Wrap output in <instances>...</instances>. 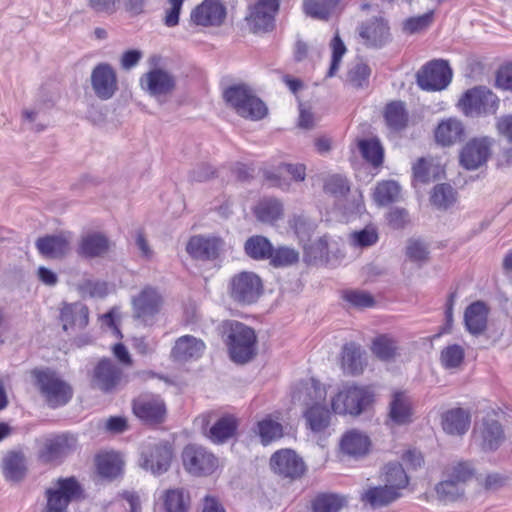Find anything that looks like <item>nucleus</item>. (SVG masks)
<instances>
[{"mask_svg":"<svg viewBox=\"0 0 512 512\" xmlns=\"http://www.w3.org/2000/svg\"><path fill=\"white\" fill-rule=\"evenodd\" d=\"M291 404L302 409L307 428L318 433L330 425V411L326 406L327 389L319 380L310 377L292 385Z\"/></svg>","mask_w":512,"mask_h":512,"instance_id":"nucleus-1","label":"nucleus"},{"mask_svg":"<svg viewBox=\"0 0 512 512\" xmlns=\"http://www.w3.org/2000/svg\"><path fill=\"white\" fill-rule=\"evenodd\" d=\"M230 359L237 364H246L257 355L258 338L255 330L236 320H224L219 326Z\"/></svg>","mask_w":512,"mask_h":512,"instance_id":"nucleus-2","label":"nucleus"},{"mask_svg":"<svg viewBox=\"0 0 512 512\" xmlns=\"http://www.w3.org/2000/svg\"><path fill=\"white\" fill-rule=\"evenodd\" d=\"M375 398L372 385L345 384L331 398V409L339 415L359 416L373 406Z\"/></svg>","mask_w":512,"mask_h":512,"instance_id":"nucleus-3","label":"nucleus"},{"mask_svg":"<svg viewBox=\"0 0 512 512\" xmlns=\"http://www.w3.org/2000/svg\"><path fill=\"white\" fill-rule=\"evenodd\" d=\"M223 98L226 104L244 119L259 121L268 114L266 104L246 84L240 83L227 87L223 91Z\"/></svg>","mask_w":512,"mask_h":512,"instance_id":"nucleus-4","label":"nucleus"},{"mask_svg":"<svg viewBox=\"0 0 512 512\" xmlns=\"http://www.w3.org/2000/svg\"><path fill=\"white\" fill-rule=\"evenodd\" d=\"M34 378L39 393L48 407L56 409L67 405L73 398L74 389L55 370L34 369Z\"/></svg>","mask_w":512,"mask_h":512,"instance_id":"nucleus-5","label":"nucleus"},{"mask_svg":"<svg viewBox=\"0 0 512 512\" xmlns=\"http://www.w3.org/2000/svg\"><path fill=\"white\" fill-rule=\"evenodd\" d=\"M196 422L203 435L214 444H223L235 437L239 427V419L234 414L218 411L203 413Z\"/></svg>","mask_w":512,"mask_h":512,"instance_id":"nucleus-6","label":"nucleus"},{"mask_svg":"<svg viewBox=\"0 0 512 512\" xmlns=\"http://www.w3.org/2000/svg\"><path fill=\"white\" fill-rule=\"evenodd\" d=\"M499 106V97L485 86H475L466 90L457 102V108L466 117L495 115Z\"/></svg>","mask_w":512,"mask_h":512,"instance_id":"nucleus-7","label":"nucleus"},{"mask_svg":"<svg viewBox=\"0 0 512 512\" xmlns=\"http://www.w3.org/2000/svg\"><path fill=\"white\" fill-rule=\"evenodd\" d=\"M264 284L261 277L253 271H240L232 275L227 284V293L231 300L239 305H251L263 294Z\"/></svg>","mask_w":512,"mask_h":512,"instance_id":"nucleus-8","label":"nucleus"},{"mask_svg":"<svg viewBox=\"0 0 512 512\" xmlns=\"http://www.w3.org/2000/svg\"><path fill=\"white\" fill-rule=\"evenodd\" d=\"M47 504L44 512H68L69 504L84 498V490L76 477L56 480L53 488L46 490Z\"/></svg>","mask_w":512,"mask_h":512,"instance_id":"nucleus-9","label":"nucleus"},{"mask_svg":"<svg viewBox=\"0 0 512 512\" xmlns=\"http://www.w3.org/2000/svg\"><path fill=\"white\" fill-rule=\"evenodd\" d=\"M93 389L105 394L114 393L126 383L123 370L112 359L103 357L97 361L90 373Z\"/></svg>","mask_w":512,"mask_h":512,"instance_id":"nucleus-10","label":"nucleus"},{"mask_svg":"<svg viewBox=\"0 0 512 512\" xmlns=\"http://www.w3.org/2000/svg\"><path fill=\"white\" fill-rule=\"evenodd\" d=\"M181 460L185 471L197 477L209 476L219 467L218 458L206 447L196 444L183 448Z\"/></svg>","mask_w":512,"mask_h":512,"instance_id":"nucleus-11","label":"nucleus"},{"mask_svg":"<svg viewBox=\"0 0 512 512\" xmlns=\"http://www.w3.org/2000/svg\"><path fill=\"white\" fill-rule=\"evenodd\" d=\"M131 304L133 318L143 325L151 326L163 308L164 298L157 288L147 285L132 298Z\"/></svg>","mask_w":512,"mask_h":512,"instance_id":"nucleus-12","label":"nucleus"},{"mask_svg":"<svg viewBox=\"0 0 512 512\" xmlns=\"http://www.w3.org/2000/svg\"><path fill=\"white\" fill-rule=\"evenodd\" d=\"M452 69L448 61L433 59L425 63L416 73L417 85L424 91L444 90L452 81Z\"/></svg>","mask_w":512,"mask_h":512,"instance_id":"nucleus-13","label":"nucleus"},{"mask_svg":"<svg viewBox=\"0 0 512 512\" xmlns=\"http://www.w3.org/2000/svg\"><path fill=\"white\" fill-rule=\"evenodd\" d=\"M447 475L448 480L437 484L436 493L442 501H454L463 494L460 485L471 480L475 471L469 462L460 461L447 470Z\"/></svg>","mask_w":512,"mask_h":512,"instance_id":"nucleus-14","label":"nucleus"},{"mask_svg":"<svg viewBox=\"0 0 512 512\" xmlns=\"http://www.w3.org/2000/svg\"><path fill=\"white\" fill-rule=\"evenodd\" d=\"M279 6L280 0H256L250 5L245 17L250 31L255 34L272 31Z\"/></svg>","mask_w":512,"mask_h":512,"instance_id":"nucleus-15","label":"nucleus"},{"mask_svg":"<svg viewBox=\"0 0 512 512\" xmlns=\"http://www.w3.org/2000/svg\"><path fill=\"white\" fill-rule=\"evenodd\" d=\"M493 145V138L488 136L471 138L460 151L461 166L466 170L478 169L490 158Z\"/></svg>","mask_w":512,"mask_h":512,"instance_id":"nucleus-16","label":"nucleus"},{"mask_svg":"<svg viewBox=\"0 0 512 512\" xmlns=\"http://www.w3.org/2000/svg\"><path fill=\"white\" fill-rule=\"evenodd\" d=\"M225 241L215 235H193L186 244V252L194 259L203 262L215 261L223 253Z\"/></svg>","mask_w":512,"mask_h":512,"instance_id":"nucleus-17","label":"nucleus"},{"mask_svg":"<svg viewBox=\"0 0 512 512\" xmlns=\"http://www.w3.org/2000/svg\"><path fill=\"white\" fill-rule=\"evenodd\" d=\"M134 415L142 422L150 425L161 424L167 416L164 400L159 395H140L132 402Z\"/></svg>","mask_w":512,"mask_h":512,"instance_id":"nucleus-18","label":"nucleus"},{"mask_svg":"<svg viewBox=\"0 0 512 512\" xmlns=\"http://www.w3.org/2000/svg\"><path fill=\"white\" fill-rule=\"evenodd\" d=\"M270 467L275 474L291 480L301 478L306 471L302 458L291 449H280L273 453Z\"/></svg>","mask_w":512,"mask_h":512,"instance_id":"nucleus-19","label":"nucleus"},{"mask_svg":"<svg viewBox=\"0 0 512 512\" xmlns=\"http://www.w3.org/2000/svg\"><path fill=\"white\" fill-rule=\"evenodd\" d=\"M173 448L168 441L147 445L142 451V466L155 475L165 473L171 464Z\"/></svg>","mask_w":512,"mask_h":512,"instance_id":"nucleus-20","label":"nucleus"},{"mask_svg":"<svg viewBox=\"0 0 512 512\" xmlns=\"http://www.w3.org/2000/svg\"><path fill=\"white\" fill-rule=\"evenodd\" d=\"M497 417L498 412L492 410L474 428L473 437L481 441L483 450H495L504 440V432Z\"/></svg>","mask_w":512,"mask_h":512,"instance_id":"nucleus-21","label":"nucleus"},{"mask_svg":"<svg viewBox=\"0 0 512 512\" xmlns=\"http://www.w3.org/2000/svg\"><path fill=\"white\" fill-rule=\"evenodd\" d=\"M226 7L220 0H204L191 12V21L202 27H218L226 19Z\"/></svg>","mask_w":512,"mask_h":512,"instance_id":"nucleus-22","label":"nucleus"},{"mask_svg":"<svg viewBox=\"0 0 512 512\" xmlns=\"http://www.w3.org/2000/svg\"><path fill=\"white\" fill-rule=\"evenodd\" d=\"M358 35L366 47L381 48L390 40V28L385 19L374 17L359 25Z\"/></svg>","mask_w":512,"mask_h":512,"instance_id":"nucleus-23","label":"nucleus"},{"mask_svg":"<svg viewBox=\"0 0 512 512\" xmlns=\"http://www.w3.org/2000/svg\"><path fill=\"white\" fill-rule=\"evenodd\" d=\"M206 350L205 342L193 335H183L178 337L170 351V357L173 361L186 363L200 359Z\"/></svg>","mask_w":512,"mask_h":512,"instance_id":"nucleus-24","label":"nucleus"},{"mask_svg":"<svg viewBox=\"0 0 512 512\" xmlns=\"http://www.w3.org/2000/svg\"><path fill=\"white\" fill-rule=\"evenodd\" d=\"M76 448V438L70 435H57L47 439L38 458L44 463L54 462L71 454Z\"/></svg>","mask_w":512,"mask_h":512,"instance_id":"nucleus-25","label":"nucleus"},{"mask_svg":"<svg viewBox=\"0 0 512 512\" xmlns=\"http://www.w3.org/2000/svg\"><path fill=\"white\" fill-rule=\"evenodd\" d=\"M2 474L6 481L21 482L28 472V458L20 449L8 450L1 460Z\"/></svg>","mask_w":512,"mask_h":512,"instance_id":"nucleus-26","label":"nucleus"},{"mask_svg":"<svg viewBox=\"0 0 512 512\" xmlns=\"http://www.w3.org/2000/svg\"><path fill=\"white\" fill-rule=\"evenodd\" d=\"M59 318L65 332L81 331L89 323V310L80 302L65 303L60 309Z\"/></svg>","mask_w":512,"mask_h":512,"instance_id":"nucleus-27","label":"nucleus"},{"mask_svg":"<svg viewBox=\"0 0 512 512\" xmlns=\"http://www.w3.org/2000/svg\"><path fill=\"white\" fill-rule=\"evenodd\" d=\"M140 85L149 94L161 96L167 95L174 90L175 80L167 71L155 68L141 76Z\"/></svg>","mask_w":512,"mask_h":512,"instance_id":"nucleus-28","label":"nucleus"},{"mask_svg":"<svg viewBox=\"0 0 512 512\" xmlns=\"http://www.w3.org/2000/svg\"><path fill=\"white\" fill-rule=\"evenodd\" d=\"M490 308L484 301L477 300L469 304L464 311V325L473 336L485 333L488 327Z\"/></svg>","mask_w":512,"mask_h":512,"instance_id":"nucleus-29","label":"nucleus"},{"mask_svg":"<svg viewBox=\"0 0 512 512\" xmlns=\"http://www.w3.org/2000/svg\"><path fill=\"white\" fill-rule=\"evenodd\" d=\"M93 89L101 99L111 98L117 90V77L109 64L97 65L91 75Z\"/></svg>","mask_w":512,"mask_h":512,"instance_id":"nucleus-30","label":"nucleus"},{"mask_svg":"<svg viewBox=\"0 0 512 512\" xmlns=\"http://www.w3.org/2000/svg\"><path fill=\"white\" fill-rule=\"evenodd\" d=\"M164 512H189L191 494L184 487H172L162 491L159 497Z\"/></svg>","mask_w":512,"mask_h":512,"instance_id":"nucleus-31","label":"nucleus"},{"mask_svg":"<svg viewBox=\"0 0 512 512\" xmlns=\"http://www.w3.org/2000/svg\"><path fill=\"white\" fill-rule=\"evenodd\" d=\"M443 166L434 157H420L412 165L413 182L428 184L442 178Z\"/></svg>","mask_w":512,"mask_h":512,"instance_id":"nucleus-32","label":"nucleus"},{"mask_svg":"<svg viewBox=\"0 0 512 512\" xmlns=\"http://www.w3.org/2000/svg\"><path fill=\"white\" fill-rule=\"evenodd\" d=\"M344 0H303L302 10L305 15L321 21H328L344 8Z\"/></svg>","mask_w":512,"mask_h":512,"instance_id":"nucleus-33","label":"nucleus"},{"mask_svg":"<svg viewBox=\"0 0 512 512\" xmlns=\"http://www.w3.org/2000/svg\"><path fill=\"white\" fill-rule=\"evenodd\" d=\"M97 473L105 479L113 480L123 472L124 462L119 453L114 451H101L95 456Z\"/></svg>","mask_w":512,"mask_h":512,"instance_id":"nucleus-34","label":"nucleus"},{"mask_svg":"<svg viewBox=\"0 0 512 512\" xmlns=\"http://www.w3.org/2000/svg\"><path fill=\"white\" fill-rule=\"evenodd\" d=\"M464 135V126L456 118H447L442 120L434 130V138L437 144L443 147H449L462 139Z\"/></svg>","mask_w":512,"mask_h":512,"instance_id":"nucleus-35","label":"nucleus"},{"mask_svg":"<svg viewBox=\"0 0 512 512\" xmlns=\"http://www.w3.org/2000/svg\"><path fill=\"white\" fill-rule=\"evenodd\" d=\"M363 354L360 345L354 342L344 344L340 356L341 368L353 376L362 374L366 365Z\"/></svg>","mask_w":512,"mask_h":512,"instance_id":"nucleus-36","label":"nucleus"},{"mask_svg":"<svg viewBox=\"0 0 512 512\" xmlns=\"http://www.w3.org/2000/svg\"><path fill=\"white\" fill-rule=\"evenodd\" d=\"M389 416L398 425L408 424L412 421V403L405 391L393 392L389 405Z\"/></svg>","mask_w":512,"mask_h":512,"instance_id":"nucleus-37","label":"nucleus"},{"mask_svg":"<svg viewBox=\"0 0 512 512\" xmlns=\"http://www.w3.org/2000/svg\"><path fill=\"white\" fill-rule=\"evenodd\" d=\"M110 245L106 235L99 232L88 233L82 237L78 253L86 258L101 257L109 251Z\"/></svg>","mask_w":512,"mask_h":512,"instance_id":"nucleus-38","label":"nucleus"},{"mask_svg":"<svg viewBox=\"0 0 512 512\" xmlns=\"http://www.w3.org/2000/svg\"><path fill=\"white\" fill-rule=\"evenodd\" d=\"M370 440L368 436L357 431H347L341 438V451L353 457H361L366 455L370 449Z\"/></svg>","mask_w":512,"mask_h":512,"instance_id":"nucleus-39","label":"nucleus"},{"mask_svg":"<svg viewBox=\"0 0 512 512\" xmlns=\"http://www.w3.org/2000/svg\"><path fill=\"white\" fill-rule=\"evenodd\" d=\"M386 125L393 131L404 130L409 124V113L403 101L388 102L383 110Z\"/></svg>","mask_w":512,"mask_h":512,"instance_id":"nucleus-40","label":"nucleus"},{"mask_svg":"<svg viewBox=\"0 0 512 512\" xmlns=\"http://www.w3.org/2000/svg\"><path fill=\"white\" fill-rule=\"evenodd\" d=\"M470 423L469 412L462 408L450 409L442 416V427L448 434L462 435L469 429Z\"/></svg>","mask_w":512,"mask_h":512,"instance_id":"nucleus-41","label":"nucleus"},{"mask_svg":"<svg viewBox=\"0 0 512 512\" xmlns=\"http://www.w3.org/2000/svg\"><path fill=\"white\" fill-rule=\"evenodd\" d=\"M280 417L281 413L275 412L257 422L256 432L263 445H268L283 436V426L279 422Z\"/></svg>","mask_w":512,"mask_h":512,"instance_id":"nucleus-42","label":"nucleus"},{"mask_svg":"<svg viewBox=\"0 0 512 512\" xmlns=\"http://www.w3.org/2000/svg\"><path fill=\"white\" fill-rule=\"evenodd\" d=\"M39 252L48 258L64 256L70 249L69 239L64 235L46 236L36 242Z\"/></svg>","mask_w":512,"mask_h":512,"instance_id":"nucleus-43","label":"nucleus"},{"mask_svg":"<svg viewBox=\"0 0 512 512\" xmlns=\"http://www.w3.org/2000/svg\"><path fill=\"white\" fill-rule=\"evenodd\" d=\"M401 493L395 487L386 484L369 488L362 496V500L372 507L386 506L400 497Z\"/></svg>","mask_w":512,"mask_h":512,"instance_id":"nucleus-44","label":"nucleus"},{"mask_svg":"<svg viewBox=\"0 0 512 512\" xmlns=\"http://www.w3.org/2000/svg\"><path fill=\"white\" fill-rule=\"evenodd\" d=\"M258 220L264 223L274 224L284 214L282 203L275 198L262 199L254 210Z\"/></svg>","mask_w":512,"mask_h":512,"instance_id":"nucleus-45","label":"nucleus"},{"mask_svg":"<svg viewBox=\"0 0 512 512\" xmlns=\"http://www.w3.org/2000/svg\"><path fill=\"white\" fill-rule=\"evenodd\" d=\"M357 147L362 157L374 168L381 167L384 161V149L377 138L359 139Z\"/></svg>","mask_w":512,"mask_h":512,"instance_id":"nucleus-46","label":"nucleus"},{"mask_svg":"<svg viewBox=\"0 0 512 512\" xmlns=\"http://www.w3.org/2000/svg\"><path fill=\"white\" fill-rule=\"evenodd\" d=\"M346 505V497L334 493H320L311 501L313 512H339Z\"/></svg>","mask_w":512,"mask_h":512,"instance_id":"nucleus-47","label":"nucleus"},{"mask_svg":"<svg viewBox=\"0 0 512 512\" xmlns=\"http://www.w3.org/2000/svg\"><path fill=\"white\" fill-rule=\"evenodd\" d=\"M272 243L264 236L249 237L244 244V251L253 260H267L271 257Z\"/></svg>","mask_w":512,"mask_h":512,"instance_id":"nucleus-48","label":"nucleus"},{"mask_svg":"<svg viewBox=\"0 0 512 512\" xmlns=\"http://www.w3.org/2000/svg\"><path fill=\"white\" fill-rule=\"evenodd\" d=\"M370 349L378 359L390 361L397 355L398 346L393 337L388 334H380L373 339Z\"/></svg>","mask_w":512,"mask_h":512,"instance_id":"nucleus-49","label":"nucleus"},{"mask_svg":"<svg viewBox=\"0 0 512 512\" xmlns=\"http://www.w3.org/2000/svg\"><path fill=\"white\" fill-rule=\"evenodd\" d=\"M457 201L456 190L448 183H440L434 186L430 194V202L437 209L446 210Z\"/></svg>","mask_w":512,"mask_h":512,"instance_id":"nucleus-50","label":"nucleus"},{"mask_svg":"<svg viewBox=\"0 0 512 512\" xmlns=\"http://www.w3.org/2000/svg\"><path fill=\"white\" fill-rule=\"evenodd\" d=\"M401 188L397 182L393 180H383L377 183L373 199L380 206L389 205L397 201L400 197Z\"/></svg>","mask_w":512,"mask_h":512,"instance_id":"nucleus-51","label":"nucleus"},{"mask_svg":"<svg viewBox=\"0 0 512 512\" xmlns=\"http://www.w3.org/2000/svg\"><path fill=\"white\" fill-rule=\"evenodd\" d=\"M288 174L294 181H303L306 176V167L304 164H281L278 167V174L266 172L265 178L273 186H281V175Z\"/></svg>","mask_w":512,"mask_h":512,"instance_id":"nucleus-52","label":"nucleus"},{"mask_svg":"<svg viewBox=\"0 0 512 512\" xmlns=\"http://www.w3.org/2000/svg\"><path fill=\"white\" fill-rule=\"evenodd\" d=\"M299 252L288 246L272 247L271 257H269L270 264L273 267H288L295 265L299 262Z\"/></svg>","mask_w":512,"mask_h":512,"instance_id":"nucleus-53","label":"nucleus"},{"mask_svg":"<svg viewBox=\"0 0 512 512\" xmlns=\"http://www.w3.org/2000/svg\"><path fill=\"white\" fill-rule=\"evenodd\" d=\"M465 359V350L459 344H450L440 353V362L445 369L459 368Z\"/></svg>","mask_w":512,"mask_h":512,"instance_id":"nucleus-54","label":"nucleus"},{"mask_svg":"<svg viewBox=\"0 0 512 512\" xmlns=\"http://www.w3.org/2000/svg\"><path fill=\"white\" fill-rule=\"evenodd\" d=\"M289 226L300 241H309L316 229V224L304 215H293Z\"/></svg>","mask_w":512,"mask_h":512,"instance_id":"nucleus-55","label":"nucleus"},{"mask_svg":"<svg viewBox=\"0 0 512 512\" xmlns=\"http://www.w3.org/2000/svg\"><path fill=\"white\" fill-rule=\"evenodd\" d=\"M330 48H331V62H330V66H329V69L326 74L327 77H333L337 74V72L340 68L342 58L347 52V48L338 32L334 35V37L330 41Z\"/></svg>","mask_w":512,"mask_h":512,"instance_id":"nucleus-56","label":"nucleus"},{"mask_svg":"<svg viewBox=\"0 0 512 512\" xmlns=\"http://www.w3.org/2000/svg\"><path fill=\"white\" fill-rule=\"evenodd\" d=\"M323 189L325 193L340 198L344 197L350 191V186L346 177L334 174L326 178Z\"/></svg>","mask_w":512,"mask_h":512,"instance_id":"nucleus-57","label":"nucleus"},{"mask_svg":"<svg viewBox=\"0 0 512 512\" xmlns=\"http://www.w3.org/2000/svg\"><path fill=\"white\" fill-rule=\"evenodd\" d=\"M434 20V11L423 15L410 17L403 22V31L407 34H416L426 30Z\"/></svg>","mask_w":512,"mask_h":512,"instance_id":"nucleus-58","label":"nucleus"},{"mask_svg":"<svg viewBox=\"0 0 512 512\" xmlns=\"http://www.w3.org/2000/svg\"><path fill=\"white\" fill-rule=\"evenodd\" d=\"M386 481L387 483L395 487L400 492L401 489L408 485V476L402 465L399 463H393L386 466Z\"/></svg>","mask_w":512,"mask_h":512,"instance_id":"nucleus-59","label":"nucleus"},{"mask_svg":"<svg viewBox=\"0 0 512 512\" xmlns=\"http://www.w3.org/2000/svg\"><path fill=\"white\" fill-rule=\"evenodd\" d=\"M371 75V68L366 63H357L354 65L347 74L349 83L360 88L368 84Z\"/></svg>","mask_w":512,"mask_h":512,"instance_id":"nucleus-60","label":"nucleus"},{"mask_svg":"<svg viewBox=\"0 0 512 512\" xmlns=\"http://www.w3.org/2000/svg\"><path fill=\"white\" fill-rule=\"evenodd\" d=\"M343 299L355 308L373 307L375 300L373 296L365 291L347 290L343 293Z\"/></svg>","mask_w":512,"mask_h":512,"instance_id":"nucleus-61","label":"nucleus"},{"mask_svg":"<svg viewBox=\"0 0 512 512\" xmlns=\"http://www.w3.org/2000/svg\"><path fill=\"white\" fill-rule=\"evenodd\" d=\"M406 254L411 261L423 263L428 260L429 252L427 247L419 240H410Z\"/></svg>","mask_w":512,"mask_h":512,"instance_id":"nucleus-62","label":"nucleus"},{"mask_svg":"<svg viewBox=\"0 0 512 512\" xmlns=\"http://www.w3.org/2000/svg\"><path fill=\"white\" fill-rule=\"evenodd\" d=\"M169 7L165 9L163 22L167 27H175L179 23V17L184 0H167Z\"/></svg>","mask_w":512,"mask_h":512,"instance_id":"nucleus-63","label":"nucleus"},{"mask_svg":"<svg viewBox=\"0 0 512 512\" xmlns=\"http://www.w3.org/2000/svg\"><path fill=\"white\" fill-rule=\"evenodd\" d=\"M495 82L498 88L512 91V63H506L499 67Z\"/></svg>","mask_w":512,"mask_h":512,"instance_id":"nucleus-64","label":"nucleus"}]
</instances>
